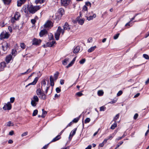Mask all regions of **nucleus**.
I'll use <instances>...</instances> for the list:
<instances>
[{"instance_id":"2","label":"nucleus","mask_w":149,"mask_h":149,"mask_svg":"<svg viewBox=\"0 0 149 149\" xmlns=\"http://www.w3.org/2000/svg\"><path fill=\"white\" fill-rule=\"evenodd\" d=\"M64 32V30L62 29L61 26H58L55 35L56 39V40H58L59 39L61 33L62 35H63Z\"/></svg>"},{"instance_id":"39","label":"nucleus","mask_w":149,"mask_h":149,"mask_svg":"<svg viewBox=\"0 0 149 149\" xmlns=\"http://www.w3.org/2000/svg\"><path fill=\"white\" fill-rule=\"evenodd\" d=\"M31 70H30V69H28L27 70V71L25 72H24V73H21V75H24V74H27L28 73H29V72H31Z\"/></svg>"},{"instance_id":"57","label":"nucleus","mask_w":149,"mask_h":149,"mask_svg":"<svg viewBox=\"0 0 149 149\" xmlns=\"http://www.w3.org/2000/svg\"><path fill=\"white\" fill-rule=\"evenodd\" d=\"M138 116V115L137 113H136L135 114L134 117V119L135 120L137 118Z\"/></svg>"},{"instance_id":"30","label":"nucleus","mask_w":149,"mask_h":149,"mask_svg":"<svg viewBox=\"0 0 149 149\" xmlns=\"http://www.w3.org/2000/svg\"><path fill=\"white\" fill-rule=\"evenodd\" d=\"M104 92L102 90H100L98 91L97 94L99 96H101L103 95Z\"/></svg>"},{"instance_id":"62","label":"nucleus","mask_w":149,"mask_h":149,"mask_svg":"<svg viewBox=\"0 0 149 149\" xmlns=\"http://www.w3.org/2000/svg\"><path fill=\"white\" fill-rule=\"evenodd\" d=\"M86 5L87 6H91V3L89 2H87L86 3Z\"/></svg>"},{"instance_id":"54","label":"nucleus","mask_w":149,"mask_h":149,"mask_svg":"<svg viewBox=\"0 0 149 149\" xmlns=\"http://www.w3.org/2000/svg\"><path fill=\"white\" fill-rule=\"evenodd\" d=\"M119 35V33H118V34H116V35H115L114 36L113 38L114 39H117L118 38Z\"/></svg>"},{"instance_id":"29","label":"nucleus","mask_w":149,"mask_h":149,"mask_svg":"<svg viewBox=\"0 0 149 149\" xmlns=\"http://www.w3.org/2000/svg\"><path fill=\"white\" fill-rule=\"evenodd\" d=\"M26 0H20V3H19V1H17V6H20L22 4L24 3Z\"/></svg>"},{"instance_id":"8","label":"nucleus","mask_w":149,"mask_h":149,"mask_svg":"<svg viewBox=\"0 0 149 149\" xmlns=\"http://www.w3.org/2000/svg\"><path fill=\"white\" fill-rule=\"evenodd\" d=\"M12 107V105L9 102H8L7 103H6L4 106L3 107V110H10Z\"/></svg>"},{"instance_id":"34","label":"nucleus","mask_w":149,"mask_h":149,"mask_svg":"<svg viewBox=\"0 0 149 149\" xmlns=\"http://www.w3.org/2000/svg\"><path fill=\"white\" fill-rule=\"evenodd\" d=\"M117 124L116 123V122H115V123L111 125V129L112 130L114 129L117 127Z\"/></svg>"},{"instance_id":"63","label":"nucleus","mask_w":149,"mask_h":149,"mask_svg":"<svg viewBox=\"0 0 149 149\" xmlns=\"http://www.w3.org/2000/svg\"><path fill=\"white\" fill-rule=\"evenodd\" d=\"M31 22L33 24H34L35 23L36 21L35 19H32L31 20Z\"/></svg>"},{"instance_id":"60","label":"nucleus","mask_w":149,"mask_h":149,"mask_svg":"<svg viewBox=\"0 0 149 149\" xmlns=\"http://www.w3.org/2000/svg\"><path fill=\"white\" fill-rule=\"evenodd\" d=\"M8 29L10 32H12V28L10 26H9L8 27Z\"/></svg>"},{"instance_id":"48","label":"nucleus","mask_w":149,"mask_h":149,"mask_svg":"<svg viewBox=\"0 0 149 149\" xmlns=\"http://www.w3.org/2000/svg\"><path fill=\"white\" fill-rule=\"evenodd\" d=\"M11 124L12 125L11 126H13V123H12L11 121H9L7 123V125L8 126H11Z\"/></svg>"},{"instance_id":"4","label":"nucleus","mask_w":149,"mask_h":149,"mask_svg":"<svg viewBox=\"0 0 149 149\" xmlns=\"http://www.w3.org/2000/svg\"><path fill=\"white\" fill-rule=\"evenodd\" d=\"M39 98L37 96H34L33 97V99L31 100V104L32 105L33 107H35L37 104L36 102L39 101Z\"/></svg>"},{"instance_id":"61","label":"nucleus","mask_w":149,"mask_h":149,"mask_svg":"<svg viewBox=\"0 0 149 149\" xmlns=\"http://www.w3.org/2000/svg\"><path fill=\"white\" fill-rule=\"evenodd\" d=\"M64 80L63 79H61L60 81V83L61 84L63 85L64 84Z\"/></svg>"},{"instance_id":"17","label":"nucleus","mask_w":149,"mask_h":149,"mask_svg":"<svg viewBox=\"0 0 149 149\" xmlns=\"http://www.w3.org/2000/svg\"><path fill=\"white\" fill-rule=\"evenodd\" d=\"M38 78L37 77H36L35 78L33 81L31 83H30L28 84L27 85H26V87H27L28 86L30 85H34L36 84V83H37V81L38 80Z\"/></svg>"},{"instance_id":"50","label":"nucleus","mask_w":149,"mask_h":149,"mask_svg":"<svg viewBox=\"0 0 149 149\" xmlns=\"http://www.w3.org/2000/svg\"><path fill=\"white\" fill-rule=\"evenodd\" d=\"M56 92L57 93H59L61 91V88L59 87H57V88H56Z\"/></svg>"},{"instance_id":"7","label":"nucleus","mask_w":149,"mask_h":149,"mask_svg":"<svg viewBox=\"0 0 149 149\" xmlns=\"http://www.w3.org/2000/svg\"><path fill=\"white\" fill-rule=\"evenodd\" d=\"M61 5L64 7L69 5L71 2L70 0H61Z\"/></svg>"},{"instance_id":"40","label":"nucleus","mask_w":149,"mask_h":149,"mask_svg":"<svg viewBox=\"0 0 149 149\" xmlns=\"http://www.w3.org/2000/svg\"><path fill=\"white\" fill-rule=\"evenodd\" d=\"M119 114H118L116 115L115 117H114L113 120L115 122H116L117 119L119 118Z\"/></svg>"},{"instance_id":"24","label":"nucleus","mask_w":149,"mask_h":149,"mask_svg":"<svg viewBox=\"0 0 149 149\" xmlns=\"http://www.w3.org/2000/svg\"><path fill=\"white\" fill-rule=\"evenodd\" d=\"M96 48V46L91 47L88 50V51L89 53L91 52L94 51Z\"/></svg>"},{"instance_id":"1","label":"nucleus","mask_w":149,"mask_h":149,"mask_svg":"<svg viewBox=\"0 0 149 149\" xmlns=\"http://www.w3.org/2000/svg\"><path fill=\"white\" fill-rule=\"evenodd\" d=\"M40 8L41 7L39 6H34L31 5L29 7V11L30 13L33 14Z\"/></svg>"},{"instance_id":"3","label":"nucleus","mask_w":149,"mask_h":149,"mask_svg":"<svg viewBox=\"0 0 149 149\" xmlns=\"http://www.w3.org/2000/svg\"><path fill=\"white\" fill-rule=\"evenodd\" d=\"M41 89H38L36 91V93L38 97L43 100H45L47 98L46 95L42 92Z\"/></svg>"},{"instance_id":"19","label":"nucleus","mask_w":149,"mask_h":149,"mask_svg":"<svg viewBox=\"0 0 149 149\" xmlns=\"http://www.w3.org/2000/svg\"><path fill=\"white\" fill-rule=\"evenodd\" d=\"M47 33V31L45 29H44L41 30L39 33L40 36V37H42L45 34Z\"/></svg>"},{"instance_id":"51","label":"nucleus","mask_w":149,"mask_h":149,"mask_svg":"<svg viewBox=\"0 0 149 149\" xmlns=\"http://www.w3.org/2000/svg\"><path fill=\"white\" fill-rule=\"evenodd\" d=\"M123 93V92L121 91H119L117 93V95L118 96H119L122 94Z\"/></svg>"},{"instance_id":"47","label":"nucleus","mask_w":149,"mask_h":149,"mask_svg":"<svg viewBox=\"0 0 149 149\" xmlns=\"http://www.w3.org/2000/svg\"><path fill=\"white\" fill-rule=\"evenodd\" d=\"M49 40H51L53 39V36L52 34L51 33L49 35Z\"/></svg>"},{"instance_id":"9","label":"nucleus","mask_w":149,"mask_h":149,"mask_svg":"<svg viewBox=\"0 0 149 149\" xmlns=\"http://www.w3.org/2000/svg\"><path fill=\"white\" fill-rule=\"evenodd\" d=\"M90 15L89 16L86 17L87 19L89 21L93 19L96 17V14H93L92 11L90 13Z\"/></svg>"},{"instance_id":"10","label":"nucleus","mask_w":149,"mask_h":149,"mask_svg":"<svg viewBox=\"0 0 149 149\" xmlns=\"http://www.w3.org/2000/svg\"><path fill=\"white\" fill-rule=\"evenodd\" d=\"M53 26V23L50 21H47L44 25V27L46 28H49L52 27Z\"/></svg>"},{"instance_id":"36","label":"nucleus","mask_w":149,"mask_h":149,"mask_svg":"<svg viewBox=\"0 0 149 149\" xmlns=\"http://www.w3.org/2000/svg\"><path fill=\"white\" fill-rule=\"evenodd\" d=\"M123 143V141H121L118 143L117 144L115 149H117Z\"/></svg>"},{"instance_id":"44","label":"nucleus","mask_w":149,"mask_h":149,"mask_svg":"<svg viewBox=\"0 0 149 149\" xmlns=\"http://www.w3.org/2000/svg\"><path fill=\"white\" fill-rule=\"evenodd\" d=\"M106 109V107L104 106H102L100 108V111H104Z\"/></svg>"},{"instance_id":"28","label":"nucleus","mask_w":149,"mask_h":149,"mask_svg":"<svg viewBox=\"0 0 149 149\" xmlns=\"http://www.w3.org/2000/svg\"><path fill=\"white\" fill-rule=\"evenodd\" d=\"M42 114L41 115V117L44 118L45 117V115H46L47 112L46 111H45L43 109H42Z\"/></svg>"},{"instance_id":"22","label":"nucleus","mask_w":149,"mask_h":149,"mask_svg":"<svg viewBox=\"0 0 149 149\" xmlns=\"http://www.w3.org/2000/svg\"><path fill=\"white\" fill-rule=\"evenodd\" d=\"M12 56L11 55H9L7 56L6 58V62L8 63H9L12 58Z\"/></svg>"},{"instance_id":"45","label":"nucleus","mask_w":149,"mask_h":149,"mask_svg":"<svg viewBox=\"0 0 149 149\" xmlns=\"http://www.w3.org/2000/svg\"><path fill=\"white\" fill-rule=\"evenodd\" d=\"M88 8L86 6H84L83 7V10L84 11H87Z\"/></svg>"},{"instance_id":"56","label":"nucleus","mask_w":149,"mask_h":149,"mask_svg":"<svg viewBox=\"0 0 149 149\" xmlns=\"http://www.w3.org/2000/svg\"><path fill=\"white\" fill-rule=\"evenodd\" d=\"M28 134V132H25L23 133L21 135L22 137H23L24 136Z\"/></svg>"},{"instance_id":"59","label":"nucleus","mask_w":149,"mask_h":149,"mask_svg":"<svg viewBox=\"0 0 149 149\" xmlns=\"http://www.w3.org/2000/svg\"><path fill=\"white\" fill-rule=\"evenodd\" d=\"M113 136L112 135H110L108 137V140H111L113 138Z\"/></svg>"},{"instance_id":"53","label":"nucleus","mask_w":149,"mask_h":149,"mask_svg":"<svg viewBox=\"0 0 149 149\" xmlns=\"http://www.w3.org/2000/svg\"><path fill=\"white\" fill-rule=\"evenodd\" d=\"M93 41V38L91 37L89 38L88 40V42H91Z\"/></svg>"},{"instance_id":"55","label":"nucleus","mask_w":149,"mask_h":149,"mask_svg":"<svg viewBox=\"0 0 149 149\" xmlns=\"http://www.w3.org/2000/svg\"><path fill=\"white\" fill-rule=\"evenodd\" d=\"M15 98L14 97H12L10 98V102L11 103H13L15 100Z\"/></svg>"},{"instance_id":"42","label":"nucleus","mask_w":149,"mask_h":149,"mask_svg":"<svg viewBox=\"0 0 149 149\" xmlns=\"http://www.w3.org/2000/svg\"><path fill=\"white\" fill-rule=\"evenodd\" d=\"M86 61L85 59H83L79 61V63L80 64H83Z\"/></svg>"},{"instance_id":"58","label":"nucleus","mask_w":149,"mask_h":149,"mask_svg":"<svg viewBox=\"0 0 149 149\" xmlns=\"http://www.w3.org/2000/svg\"><path fill=\"white\" fill-rule=\"evenodd\" d=\"M14 134V131L13 130L9 132V134L10 135H12Z\"/></svg>"},{"instance_id":"16","label":"nucleus","mask_w":149,"mask_h":149,"mask_svg":"<svg viewBox=\"0 0 149 149\" xmlns=\"http://www.w3.org/2000/svg\"><path fill=\"white\" fill-rule=\"evenodd\" d=\"M6 66L5 62H1L0 63V72L4 70V68Z\"/></svg>"},{"instance_id":"26","label":"nucleus","mask_w":149,"mask_h":149,"mask_svg":"<svg viewBox=\"0 0 149 149\" xmlns=\"http://www.w3.org/2000/svg\"><path fill=\"white\" fill-rule=\"evenodd\" d=\"M45 1V0H36L35 2L36 4L39 3L41 4L43 3Z\"/></svg>"},{"instance_id":"35","label":"nucleus","mask_w":149,"mask_h":149,"mask_svg":"<svg viewBox=\"0 0 149 149\" xmlns=\"http://www.w3.org/2000/svg\"><path fill=\"white\" fill-rule=\"evenodd\" d=\"M56 43V42L54 41H52L51 42H48L47 43V45H48V44H50V45H49L50 47H52Z\"/></svg>"},{"instance_id":"13","label":"nucleus","mask_w":149,"mask_h":149,"mask_svg":"<svg viewBox=\"0 0 149 149\" xmlns=\"http://www.w3.org/2000/svg\"><path fill=\"white\" fill-rule=\"evenodd\" d=\"M64 13V10L62 8H61L59 9L58 10V12L56 14V15H59L61 17L62 16Z\"/></svg>"},{"instance_id":"41","label":"nucleus","mask_w":149,"mask_h":149,"mask_svg":"<svg viewBox=\"0 0 149 149\" xmlns=\"http://www.w3.org/2000/svg\"><path fill=\"white\" fill-rule=\"evenodd\" d=\"M91 120V119L89 118H88L86 119L85 120V123H86L90 122Z\"/></svg>"},{"instance_id":"6","label":"nucleus","mask_w":149,"mask_h":149,"mask_svg":"<svg viewBox=\"0 0 149 149\" xmlns=\"http://www.w3.org/2000/svg\"><path fill=\"white\" fill-rule=\"evenodd\" d=\"M10 34L6 32H3L0 35V39L2 40L3 39L8 38L9 37Z\"/></svg>"},{"instance_id":"31","label":"nucleus","mask_w":149,"mask_h":149,"mask_svg":"<svg viewBox=\"0 0 149 149\" xmlns=\"http://www.w3.org/2000/svg\"><path fill=\"white\" fill-rule=\"evenodd\" d=\"M4 3L5 4H9L11 2V0H3Z\"/></svg>"},{"instance_id":"23","label":"nucleus","mask_w":149,"mask_h":149,"mask_svg":"<svg viewBox=\"0 0 149 149\" xmlns=\"http://www.w3.org/2000/svg\"><path fill=\"white\" fill-rule=\"evenodd\" d=\"M54 79L52 76H51L50 77V84L52 86H53L54 85Z\"/></svg>"},{"instance_id":"49","label":"nucleus","mask_w":149,"mask_h":149,"mask_svg":"<svg viewBox=\"0 0 149 149\" xmlns=\"http://www.w3.org/2000/svg\"><path fill=\"white\" fill-rule=\"evenodd\" d=\"M76 95H78L79 96H81L83 95V94L80 92H79L77 93H76Z\"/></svg>"},{"instance_id":"21","label":"nucleus","mask_w":149,"mask_h":149,"mask_svg":"<svg viewBox=\"0 0 149 149\" xmlns=\"http://www.w3.org/2000/svg\"><path fill=\"white\" fill-rule=\"evenodd\" d=\"M80 50V47L79 46H76L74 49L73 53H78Z\"/></svg>"},{"instance_id":"38","label":"nucleus","mask_w":149,"mask_h":149,"mask_svg":"<svg viewBox=\"0 0 149 149\" xmlns=\"http://www.w3.org/2000/svg\"><path fill=\"white\" fill-rule=\"evenodd\" d=\"M20 47L23 49H24L25 48L26 45L24 43H22L20 44Z\"/></svg>"},{"instance_id":"15","label":"nucleus","mask_w":149,"mask_h":149,"mask_svg":"<svg viewBox=\"0 0 149 149\" xmlns=\"http://www.w3.org/2000/svg\"><path fill=\"white\" fill-rule=\"evenodd\" d=\"M76 20L78 22V23L82 25L84 23L85 19H81L79 17H78L76 19Z\"/></svg>"},{"instance_id":"37","label":"nucleus","mask_w":149,"mask_h":149,"mask_svg":"<svg viewBox=\"0 0 149 149\" xmlns=\"http://www.w3.org/2000/svg\"><path fill=\"white\" fill-rule=\"evenodd\" d=\"M38 111L37 110H35L33 111V113L32 114V116H35L36 115H37L38 114Z\"/></svg>"},{"instance_id":"5","label":"nucleus","mask_w":149,"mask_h":149,"mask_svg":"<svg viewBox=\"0 0 149 149\" xmlns=\"http://www.w3.org/2000/svg\"><path fill=\"white\" fill-rule=\"evenodd\" d=\"M20 17V14L18 12H15L14 17H13L11 19V22L12 23H14L15 21L19 19V18Z\"/></svg>"},{"instance_id":"32","label":"nucleus","mask_w":149,"mask_h":149,"mask_svg":"<svg viewBox=\"0 0 149 149\" xmlns=\"http://www.w3.org/2000/svg\"><path fill=\"white\" fill-rule=\"evenodd\" d=\"M42 86H41V89L42 90L43 88L45 87L46 84V82L45 81H43L42 82Z\"/></svg>"},{"instance_id":"27","label":"nucleus","mask_w":149,"mask_h":149,"mask_svg":"<svg viewBox=\"0 0 149 149\" xmlns=\"http://www.w3.org/2000/svg\"><path fill=\"white\" fill-rule=\"evenodd\" d=\"M61 137L60 136V135H58L56 137L53 139L51 142H53L56 141L59 139L61 138Z\"/></svg>"},{"instance_id":"46","label":"nucleus","mask_w":149,"mask_h":149,"mask_svg":"<svg viewBox=\"0 0 149 149\" xmlns=\"http://www.w3.org/2000/svg\"><path fill=\"white\" fill-rule=\"evenodd\" d=\"M143 56L146 59H149V57L148 55L146 54H144L143 55Z\"/></svg>"},{"instance_id":"33","label":"nucleus","mask_w":149,"mask_h":149,"mask_svg":"<svg viewBox=\"0 0 149 149\" xmlns=\"http://www.w3.org/2000/svg\"><path fill=\"white\" fill-rule=\"evenodd\" d=\"M59 74V72H57L55 73L54 75V79L56 80L58 78V76Z\"/></svg>"},{"instance_id":"14","label":"nucleus","mask_w":149,"mask_h":149,"mask_svg":"<svg viewBox=\"0 0 149 149\" xmlns=\"http://www.w3.org/2000/svg\"><path fill=\"white\" fill-rule=\"evenodd\" d=\"M63 30L69 31L70 29L71 26L67 23L65 22L63 26Z\"/></svg>"},{"instance_id":"25","label":"nucleus","mask_w":149,"mask_h":149,"mask_svg":"<svg viewBox=\"0 0 149 149\" xmlns=\"http://www.w3.org/2000/svg\"><path fill=\"white\" fill-rule=\"evenodd\" d=\"M69 61V58H66L62 62V64L64 65H66Z\"/></svg>"},{"instance_id":"20","label":"nucleus","mask_w":149,"mask_h":149,"mask_svg":"<svg viewBox=\"0 0 149 149\" xmlns=\"http://www.w3.org/2000/svg\"><path fill=\"white\" fill-rule=\"evenodd\" d=\"M22 11L25 13H28L29 11V7H27L26 6H24L22 8Z\"/></svg>"},{"instance_id":"11","label":"nucleus","mask_w":149,"mask_h":149,"mask_svg":"<svg viewBox=\"0 0 149 149\" xmlns=\"http://www.w3.org/2000/svg\"><path fill=\"white\" fill-rule=\"evenodd\" d=\"M2 48L4 51L7 50L8 48L9 47L8 44L6 42H4L2 43Z\"/></svg>"},{"instance_id":"12","label":"nucleus","mask_w":149,"mask_h":149,"mask_svg":"<svg viewBox=\"0 0 149 149\" xmlns=\"http://www.w3.org/2000/svg\"><path fill=\"white\" fill-rule=\"evenodd\" d=\"M41 40L40 39H38L36 38H34L32 42V44L33 45H38L41 42Z\"/></svg>"},{"instance_id":"64","label":"nucleus","mask_w":149,"mask_h":149,"mask_svg":"<svg viewBox=\"0 0 149 149\" xmlns=\"http://www.w3.org/2000/svg\"><path fill=\"white\" fill-rule=\"evenodd\" d=\"M92 146L91 145H89L85 149H91Z\"/></svg>"},{"instance_id":"52","label":"nucleus","mask_w":149,"mask_h":149,"mask_svg":"<svg viewBox=\"0 0 149 149\" xmlns=\"http://www.w3.org/2000/svg\"><path fill=\"white\" fill-rule=\"evenodd\" d=\"M79 119L78 118H74L72 120V122L74 123H77L79 120Z\"/></svg>"},{"instance_id":"43","label":"nucleus","mask_w":149,"mask_h":149,"mask_svg":"<svg viewBox=\"0 0 149 149\" xmlns=\"http://www.w3.org/2000/svg\"><path fill=\"white\" fill-rule=\"evenodd\" d=\"M74 63L72 61L70 63L66 66V68H68L74 64Z\"/></svg>"},{"instance_id":"18","label":"nucleus","mask_w":149,"mask_h":149,"mask_svg":"<svg viewBox=\"0 0 149 149\" xmlns=\"http://www.w3.org/2000/svg\"><path fill=\"white\" fill-rule=\"evenodd\" d=\"M77 130V128H75L70 133L69 136V139L72 138V137L76 133Z\"/></svg>"}]
</instances>
